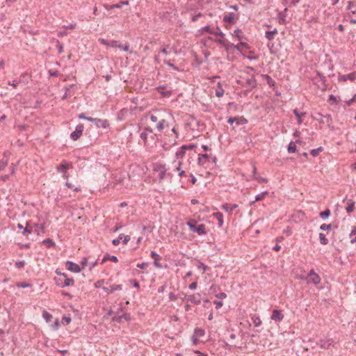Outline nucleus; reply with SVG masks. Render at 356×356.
Instances as JSON below:
<instances>
[{
	"label": "nucleus",
	"instance_id": "nucleus-24",
	"mask_svg": "<svg viewBox=\"0 0 356 356\" xmlns=\"http://www.w3.org/2000/svg\"><path fill=\"white\" fill-rule=\"evenodd\" d=\"M293 113H294V115H296V117L298 119V124H300L302 122V121L301 120V117L304 116L305 115V113H299L297 109H294L293 111Z\"/></svg>",
	"mask_w": 356,
	"mask_h": 356
},
{
	"label": "nucleus",
	"instance_id": "nucleus-42",
	"mask_svg": "<svg viewBox=\"0 0 356 356\" xmlns=\"http://www.w3.org/2000/svg\"><path fill=\"white\" fill-rule=\"evenodd\" d=\"M17 286L18 288H26V287H31V284L29 283L25 282H19L17 284Z\"/></svg>",
	"mask_w": 356,
	"mask_h": 356
},
{
	"label": "nucleus",
	"instance_id": "nucleus-53",
	"mask_svg": "<svg viewBox=\"0 0 356 356\" xmlns=\"http://www.w3.org/2000/svg\"><path fill=\"white\" fill-rule=\"evenodd\" d=\"M140 138L146 143L147 138V134L146 132H142L140 136Z\"/></svg>",
	"mask_w": 356,
	"mask_h": 356
},
{
	"label": "nucleus",
	"instance_id": "nucleus-17",
	"mask_svg": "<svg viewBox=\"0 0 356 356\" xmlns=\"http://www.w3.org/2000/svg\"><path fill=\"white\" fill-rule=\"evenodd\" d=\"M355 202L353 200H348L347 202V207H346V210L348 213H350L355 209Z\"/></svg>",
	"mask_w": 356,
	"mask_h": 356
},
{
	"label": "nucleus",
	"instance_id": "nucleus-1",
	"mask_svg": "<svg viewBox=\"0 0 356 356\" xmlns=\"http://www.w3.org/2000/svg\"><path fill=\"white\" fill-rule=\"evenodd\" d=\"M190 230L193 232L197 233L198 235H203L207 234L206 226L204 224L197 225L195 220H191L187 222Z\"/></svg>",
	"mask_w": 356,
	"mask_h": 356
},
{
	"label": "nucleus",
	"instance_id": "nucleus-16",
	"mask_svg": "<svg viewBox=\"0 0 356 356\" xmlns=\"http://www.w3.org/2000/svg\"><path fill=\"white\" fill-rule=\"evenodd\" d=\"M321 282V278L318 275H315L312 277H308L307 282L313 283L314 284H318Z\"/></svg>",
	"mask_w": 356,
	"mask_h": 356
},
{
	"label": "nucleus",
	"instance_id": "nucleus-5",
	"mask_svg": "<svg viewBox=\"0 0 356 356\" xmlns=\"http://www.w3.org/2000/svg\"><path fill=\"white\" fill-rule=\"evenodd\" d=\"M338 79L339 81H346L348 80L353 81L356 80V72H352L348 74H339Z\"/></svg>",
	"mask_w": 356,
	"mask_h": 356
},
{
	"label": "nucleus",
	"instance_id": "nucleus-54",
	"mask_svg": "<svg viewBox=\"0 0 356 356\" xmlns=\"http://www.w3.org/2000/svg\"><path fill=\"white\" fill-rule=\"evenodd\" d=\"M49 74L50 76H57L58 75V72L57 70H49Z\"/></svg>",
	"mask_w": 356,
	"mask_h": 356
},
{
	"label": "nucleus",
	"instance_id": "nucleus-55",
	"mask_svg": "<svg viewBox=\"0 0 356 356\" xmlns=\"http://www.w3.org/2000/svg\"><path fill=\"white\" fill-rule=\"evenodd\" d=\"M197 284L196 282H193L189 284L188 288L191 290H195L197 289Z\"/></svg>",
	"mask_w": 356,
	"mask_h": 356
},
{
	"label": "nucleus",
	"instance_id": "nucleus-45",
	"mask_svg": "<svg viewBox=\"0 0 356 356\" xmlns=\"http://www.w3.org/2000/svg\"><path fill=\"white\" fill-rule=\"evenodd\" d=\"M330 228H331V225L330 224H322L320 226V229L323 230V231L328 230Z\"/></svg>",
	"mask_w": 356,
	"mask_h": 356
},
{
	"label": "nucleus",
	"instance_id": "nucleus-14",
	"mask_svg": "<svg viewBox=\"0 0 356 356\" xmlns=\"http://www.w3.org/2000/svg\"><path fill=\"white\" fill-rule=\"evenodd\" d=\"M237 207V204H224L222 205V209L227 212L232 213Z\"/></svg>",
	"mask_w": 356,
	"mask_h": 356
},
{
	"label": "nucleus",
	"instance_id": "nucleus-29",
	"mask_svg": "<svg viewBox=\"0 0 356 356\" xmlns=\"http://www.w3.org/2000/svg\"><path fill=\"white\" fill-rule=\"evenodd\" d=\"M287 150H288L289 153H294V152H296V145L294 142H293V141L290 142V143L289 144Z\"/></svg>",
	"mask_w": 356,
	"mask_h": 356
},
{
	"label": "nucleus",
	"instance_id": "nucleus-62",
	"mask_svg": "<svg viewBox=\"0 0 356 356\" xmlns=\"http://www.w3.org/2000/svg\"><path fill=\"white\" fill-rule=\"evenodd\" d=\"M7 164V161H0V170L4 169Z\"/></svg>",
	"mask_w": 356,
	"mask_h": 356
},
{
	"label": "nucleus",
	"instance_id": "nucleus-48",
	"mask_svg": "<svg viewBox=\"0 0 356 356\" xmlns=\"http://www.w3.org/2000/svg\"><path fill=\"white\" fill-rule=\"evenodd\" d=\"M151 257L154 259V260H159L161 259V257L154 251H152L151 252Z\"/></svg>",
	"mask_w": 356,
	"mask_h": 356
},
{
	"label": "nucleus",
	"instance_id": "nucleus-60",
	"mask_svg": "<svg viewBox=\"0 0 356 356\" xmlns=\"http://www.w3.org/2000/svg\"><path fill=\"white\" fill-rule=\"evenodd\" d=\"M19 84V82L16 80H13V81H8V85L13 86L14 88H16Z\"/></svg>",
	"mask_w": 356,
	"mask_h": 356
},
{
	"label": "nucleus",
	"instance_id": "nucleus-3",
	"mask_svg": "<svg viewBox=\"0 0 356 356\" xmlns=\"http://www.w3.org/2000/svg\"><path fill=\"white\" fill-rule=\"evenodd\" d=\"M84 127L82 124H79L75 128V131L71 133L70 137L73 140H78L82 135Z\"/></svg>",
	"mask_w": 356,
	"mask_h": 356
},
{
	"label": "nucleus",
	"instance_id": "nucleus-56",
	"mask_svg": "<svg viewBox=\"0 0 356 356\" xmlns=\"http://www.w3.org/2000/svg\"><path fill=\"white\" fill-rule=\"evenodd\" d=\"M264 77L266 78L267 83L270 85L274 83V81L271 79L270 76L268 74L264 75Z\"/></svg>",
	"mask_w": 356,
	"mask_h": 356
},
{
	"label": "nucleus",
	"instance_id": "nucleus-52",
	"mask_svg": "<svg viewBox=\"0 0 356 356\" xmlns=\"http://www.w3.org/2000/svg\"><path fill=\"white\" fill-rule=\"evenodd\" d=\"M216 297L219 299H224L227 297V294L224 292H221V293L216 294Z\"/></svg>",
	"mask_w": 356,
	"mask_h": 356
},
{
	"label": "nucleus",
	"instance_id": "nucleus-47",
	"mask_svg": "<svg viewBox=\"0 0 356 356\" xmlns=\"http://www.w3.org/2000/svg\"><path fill=\"white\" fill-rule=\"evenodd\" d=\"M164 63L168 65V66H170L173 70H178V67L175 66L174 64H172L170 60H165Z\"/></svg>",
	"mask_w": 356,
	"mask_h": 356
},
{
	"label": "nucleus",
	"instance_id": "nucleus-11",
	"mask_svg": "<svg viewBox=\"0 0 356 356\" xmlns=\"http://www.w3.org/2000/svg\"><path fill=\"white\" fill-rule=\"evenodd\" d=\"M284 318V315L280 310L275 309L273 311L271 319L275 321H281Z\"/></svg>",
	"mask_w": 356,
	"mask_h": 356
},
{
	"label": "nucleus",
	"instance_id": "nucleus-20",
	"mask_svg": "<svg viewBox=\"0 0 356 356\" xmlns=\"http://www.w3.org/2000/svg\"><path fill=\"white\" fill-rule=\"evenodd\" d=\"M107 260L112 261L113 262H118V261L116 256H114V255L111 256L108 254H106L102 259V264L104 263Z\"/></svg>",
	"mask_w": 356,
	"mask_h": 356
},
{
	"label": "nucleus",
	"instance_id": "nucleus-8",
	"mask_svg": "<svg viewBox=\"0 0 356 356\" xmlns=\"http://www.w3.org/2000/svg\"><path fill=\"white\" fill-rule=\"evenodd\" d=\"M102 289L108 293H113L115 291H120L122 289V286L121 284H113L110 285L108 287L103 286Z\"/></svg>",
	"mask_w": 356,
	"mask_h": 356
},
{
	"label": "nucleus",
	"instance_id": "nucleus-30",
	"mask_svg": "<svg viewBox=\"0 0 356 356\" xmlns=\"http://www.w3.org/2000/svg\"><path fill=\"white\" fill-rule=\"evenodd\" d=\"M330 216V209H327L325 211L321 212L319 213V216L323 219H326Z\"/></svg>",
	"mask_w": 356,
	"mask_h": 356
},
{
	"label": "nucleus",
	"instance_id": "nucleus-50",
	"mask_svg": "<svg viewBox=\"0 0 356 356\" xmlns=\"http://www.w3.org/2000/svg\"><path fill=\"white\" fill-rule=\"evenodd\" d=\"M216 42L222 44V46H225L227 42V41L224 38H222V39L216 40Z\"/></svg>",
	"mask_w": 356,
	"mask_h": 356
},
{
	"label": "nucleus",
	"instance_id": "nucleus-6",
	"mask_svg": "<svg viewBox=\"0 0 356 356\" xmlns=\"http://www.w3.org/2000/svg\"><path fill=\"white\" fill-rule=\"evenodd\" d=\"M65 266L67 270L74 272V273H79L81 272V268L80 266L70 261H67L65 264Z\"/></svg>",
	"mask_w": 356,
	"mask_h": 356
},
{
	"label": "nucleus",
	"instance_id": "nucleus-25",
	"mask_svg": "<svg viewBox=\"0 0 356 356\" xmlns=\"http://www.w3.org/2000/svg\"><path fill=\"white\" fill-rule=\"evenodd\" d=\"M116 321L121 323L123 320L129 321L130 319L129 314H123L118 316H115V318Z\"/></svg>",
	"mask_w": 356,
	"mask_h": 356
},
{
	"label": "nucleus",
	"instance_id": "nucleus-44",
	"mask_svg": "<svg viewBox=\"0 0 356 356\" xmlns=\"http://www.w3.org/2000/svg\"><path fill=\"white\" fill-rule=\"evenodd\" d=\"M328 100L330 102H331L332 104H338V100H337V97L334 95H330L329 96Z\"/></svg>",
	"mask_w": 356,
	"mask_h": 356
},
{
	"label": "nucleus",
	"instance_id": "nucleus-13",
	"mask_svg": "<svg viewBox=\"0 0 356 356\" xmlns=\"http://www.w3.org/2000/svg\"><path fill=\"white\" fill-rule=\"evenodd\" d=\"M95 124L97 127H102L104 129L108 127L109 125L107 120L98 118L95 119Z\"/></svg>",
	"mask_w": 356,
	"mask_h": 356
},
{
	"label": "nucleus",
	"instance_id": "nucleus-46",
	"mask_svg": "<svg viewBox=\"0 0 356 356\" xmlns=\"http://www.w3.org/2000/svg\"><path fill=\"white\" fill-rule=\"evenodd\" d=\"M42 316L47 320V321H50L52 318V316L47 312H44Z\"/></svg>",
	"mask_w": 356,
	"mask_h": 356
},
{
	"label": "nucleus",
	"instance_id": "nucleus-57",
	"mask_svg": "<svg viewBox=\"0 0 356 356\" xmlns=\"http://www.w3.org/2000/svg\"><path fill=\"white\" fill-rule=\"evenodd\" d=\"M147 266H148V263H147V262H143L141 264H137V267L142 268V269L145 268L146 267H147Z\"/></svg>",
	"mask_w": 356,
	"mask_h": 356
},
{
	"label": "nucleus",
	"instance_id": "nucleus-22",
	"mask_svg": "<svg viewBox=\"0 0 356 356\" xmlns=\"http://www.w3.org/2000/svg\"><path fill=\"white\" fill-rule=\"evenodd\" d=\"M199 31L202 34L204 32H207V33H209L210 34H213L214 33H216V31L214 30V29H212L210 26L207 25V26H205L204 27L202 28L201 29L199 30Z\"/></svg>",
	"mask_w": 356,
	"mask_h": 356
},
{
	"label": "nucleus",
	"instance_id": "nucleus-4",
	"mask_svg": "<svg viewBox=\"0 0 356 356\" xmlns=\"http://www.w3.org/2000/svg\"><path fill=\"white\" fill-rule=\"evenodd\" d=\"M99 41L101 44L106 45L107 47L119 49H121L122 47V45H120L116 40H107L104 38H99Z\"/></svg>",
	"mask_w": 356,
	"mask_h": 356
},
{
	"label": "nucleus",
	"instance_id": "nucleus-9",
	"mask_svg": "<svg viewBox=\"0 0 356 356\" xmlns=\"http://www.w3.org/2000/svg\"><path fill=\"white\" fill-rule=\"evenodd\" d=\"M257 81L254 79V77L252 76L251 78L248 79L245 81V83L243 84V86L248 87L249 90H250L254 88L257 86Z\"/></svg>",
	"mask_w": 356,
	"mask_h": 356
},
{
	"label": "nucleus",
	"instance_id": "nucleus-33",
	"mask_svg": "<svg viewBox=\"0 0 356 356\" xmlns=\"http://www.w3.org/2000/svg\"><path fill=\"white\" fill-rule=\"evenodd\" d=\"M322 150H323V147H319L316 149H312L310 153L313 156H317L318 155L319 152H321Z\"/></svg>",
	"mask_w": 356,
	"mask_h": 356
},
{
	"label": "nucleus",
	"instance_id": "nucleus-40",
	"mask_svg": "<svg viewBox=\"0 0 356 356\" xmlns=\"http://www.w3.org/2000/svg\"><path fill=\"white\" fill-rule=\"evenodd\" d=\"M25 261L24 260H17L15 262V266L17 268H22L24 266Z\"/></svg>",
	"mask_w": 356,
	"mask_h": 356
},
{
	"label": "nucleus",
	"instance_id": "nucleus-49",
	"mask_svg": "<svg viewBox=\"0 0 356 356\" xmlns=\"http://www.w3.org/2000/svg\"><path fill=\"white\" fill-rule=\"evenodd\" d=\"M56 47H57V48L58 49V53L59 54L63 53V44L62 43H60L59 41H57Z\"/></svg>",
	"mask_w": 356,
	"mask_h": 356
},
{
	"label": "nucleus",
	"instance_id": "nucleus-37",
	"mask_svg": "<svg viewBox=\"0 0 356 356\" xmlns=\"http://www.w3.org/2000/svg\"><path fill=\"white\" fill-rule=\"evenodd\" d=\"M225 48V50L227 51H228L231 48H234V49H238V47L236 46V44H234L232 43H230L227 41V42L226 43V44L224 46Z\"/></svg>",
	"mask_w": 356,
	"mask_h": 356
},
{
	"label": "nucleus",
	"instance_id": "nucleus-36",
	"mask_svg": "<svg viewBox=\"0 0 356 356\" xmlns=\"http://www.w3.org/2000/svg\"><path fill=\"white\" fill-rule=\"evenodd\" d=\"M247 122H248V120L245 118H243V117L237 118V119L236 120V123L238 125H239V124H245Z\"/></svg>",
	"mask_w": 356,
	"mask_h": 356
},
{
	"label": "nucleus",
	"instance_id": "nucleus-34",
	"mask_svg": "<svg viewBox=\"0 0 356 356\" xmlns=\"http://www.w3.org/2000/svg\"><path fill=\"white\" fill-rule=\"evenodd\" d=\"M165 123V120L164 119L160 120L156 125V129L158 131H161L164 128V124Z\"/></svg>",
	"mask_w": 356,
	"mask_h": 356
},
{
	"label": "nucleus",
	"instance_id": "nucleus-23",
	"mask_svg": "<svg viewBox=\"0 0 356 356\" xmlns=\"http://www.w3.org/2000/svg\"><path fill=\"white\" fill-rule=\"evenodd\" d=\"M129 1H121L116 4H112L109 6V8H120L124 5H129Z\"/></svg>",
	"mask_w": 356,
	"mask_h": 356
},
{
	"label": "nucleus",
	"instance_id": "nucleus-2",
	"mask_svg": "<svg viewBox=\"0 0 356 356\" xmlns=\"http://www.w3.org/2000/svg\"><path fill=\"white\" fill-rule=\"evenodd\" d=\"M55 281L56 284L60 287L64 288L65 286H68L70 285H73L74 284V280L72 278L64 277V279L61 278H55Z\"/></svg>",
	"mask_w": 356,
	"mask_h": 356
},
{
	"label": "nucleus",
	"instance_id": "nucleus-10",
	"mask_svg": "<svg viewBox=\"0 0 356 356\" xmlns=\"http://www.w3.org/2000/svg\"><path fill=\"white\" fill-rule=\"evenodd\" d=\"M71 166L70 163L66 161H63L62 163L56 167V169L58 172H65Z\"/></svg>",
	"mask_w": 356,
	"mask_h": 356
},
{
	"label": "nucleus",
	"instance_id": "nucleus-63",
	"mask_svg": "<svg viewBox=\"0 0 356 356\" xmlns=\"http://www.w3.org/2000/svg\"><path fill=\"white\" fill-rule=\"evenodd\" d=\"M255 179L257 180H258V181L260 182V183H266V182H267V179L266 178H264V177H256Z\"/></svg>",
	"mask_w": 356,
	"mask_h": 356
},
{
	"label": "nucleus",
	"instance_id": "nucleus-35",
	"mask_svg": "<svg viewBox=\"0 0 356 356\" xmlns=\"http://www.w3.org/2000/svg\"><path fill=\"white\" fill-rule=\"evenodd\" d=\"M233 35L236 37L238 40H241L243 38L241 31L238 29L234 31Z\"/></svg>",
	"mask_w": 356,
	"mask_h": 356
},
{
	"label": "nucleus",
	"instance_id": "nucleus-41",
	"mask_svg": "<svg viewBox=\"0 0 356 356\" xmlns=\"http://www.w3.org/2000/svg\"><path fill=\"white\" fill-rule=\"evenodd\" d=\"M214 30L216 31V33H213L212 35H217L220 36L221 38H224L225 34L220 31L218 26H216V29H214Z\"/></svg>",
	"mask_w": 356,
	"mask_h": 356
},
{
	"label": "nucleus",
	"instance_id": "nucleus-51",
	"mask_svg": "<svg viewBox=\"0 0 356 356\" xmlns=\"http://www.w3.org/2000/svg\"><path fill=\"white\" fill-rule=\"evenodd\" d=\"M122 239H123L122 240V243L123 244H127L130 241V236H129V235L124 236L123 234Z\"/></svg>",
	"mask_w": 356,
	"mask_h": 356
},
{
	"label": "nucleus",
	"instance_id": "nucleus-28",
	"mask_svg": "<svg viewBox=\"0 0 356 356\" xmlns=\"http://www.w3.org/2000/svg\"><path fill=\"white\" fill-rule=\"evenodd\" d=\"M218 221V225L222 226L223 224V215L220 212H217L214 214Z\"/></svg>",
	"mask_w": 356,
	"mask_h": 356
},
{
	"label": "nucleus",
	"instance_id": "nucleus-39",
	"mask_svg": "<svg viewBox=\"0 0 356 356\" xmlns=\"http://www.w3.org/2000/svg\"><path fill=\"white\" fill-rule=\"evenodd\" d=\"M122 236H123L122 234H120L117 238H115L112 241V243L114 245H118L120 243V241L122 239Z\"/></svg>",
	"mask_w": 356,
	"mask_h": 356
},
{
	"label": "nucleus",
	"instance_id": "nucleus-18",
	"mask_svg": "<svg viewBox=\"0 0 356 356\" xmlns=\"http://www.w3.org/2000/svg\"><path fill=\"white\" fill-rule=\"evenodd\" d=\"M234 13H229V14L226 15L224 16L223 17V21L225 22H227V23H232L234 22Z\"/></svg>",
	"mask_w": 356,
	"mask_h": 356
},
{
	"label": "nucleus",
	"instance_id": "nucleus-59",
	"mask_svg": "<svg viewBox=\"0 0 356 356\" xmlns=\"http://www.w3.org/2000/svg\"><path fill=\"white\" fill-rule=\"evenodd\" d=\"M198 268L199 269H202L203 270V272H205L207 269H208V266L204 265V264L201 263L199 266H198Z\"/></svg>",
	"mask_w": 356,
	"mask_h": 356
},
{
	"label": "nucleus",
	"instance_id": "nucleus-38",
	"mask_svg": "<svg viewBox=\"0 0 356 356\" xmlns=\"http://www.w3.org/2000/svg\"><path fill=\"white\" fill-rule=\"evenodd\" d=\"M238 47V49H236L238 51H241V47L249 48L248 44L246 42H241L238 44H236Z\"/></svg>",
	"mask_w": 356,
	"mask_h": 356
},
{
	"label": "nucleus",
	"instance_id": "nucleus-31",
	"mask_svg": "<svg viewBox=\"0 0 356 356\" xmlns=\"http://www.w3.org/2000/svg\"><path fill=\"white\" fill-rule=\"evenodd\" d=\"M319 239H320V243L322 245H327L329 242L328 239L325 237V234L323 233L319 234Z\"/></svg>",
	"mask_w": 356,
	"mask_h": 356
},
{
	"label": "nucleus",
	"instance_id": "nucleus-7",
	"mask_svg": "<svg viewBox=\"0 0 356 356\" xmlns=\"http://www.w3.org/2000/svg\"><path fill=\"white\" fill-rule=\"evenodd\" d=\"M186 300L187 302H191L195 305H199L201 303L200 294L197 293L195 294L187 296Z\"/></svg>",
	"mask_w": 356,
	"mask_h": 356
},
{
	"label": "nucleus",
	"instance_id": "nucleus-21",
	"mask_svg": "<svg viewBox=\"0 0 356 356\" xmlns=\"http://www.w3.org/2000/svg\"><path fill=\"white\" fill-rule=\"evenodd\" d=\"M186 149H187V145H182L181 147L180 148V149L179 151H177L176 153L177 157L178 159L182 158L184 156Z\"/></svg>",
	"mask_w": 356,
	"mask_h": 356
},
{
	"label": "nucleus",
	"instance_id": "nucleus-27",
	"mask_svg": "<svg viewBox=\"0 0 356 356\" xmlns=\"http://www.w3.org/2000/svg\"><path fill=\"white\" fill-rule=\"evenodd\" d=\"M277 31L276 29H275L273 31H266V38L268 40H272L274 38V35L275 33H277Z\"/></svg>",
	"mask_w": 356,
	"mask_h": 356
},
{
	"label": "nucleus",
	"instance_id": "nucleus-58",
	"mask_svg": "<svg viewBox=\"0 0 356 356\" xmlns=\"http://www.w3.org/2000/svg\"><path fill=\"white\" fill-rule=\"evenodd\" d=\"M213 303L216 305V309H220L223 305L222 301H218V300H215L213 302Z\"/></svg>",
	"mask_w": 356,
	"mask_h": 356
},
{
	"label": "nucleus",
	"instance_id": "nucleus-12",
	"mask_svg": "<svg viewBox=\"0 0 356 356\" xmlns=\"http://www.w3.org/2000/svg\"><path fill=\"white\" fill-rule=\"evenodd\" d=\"M332 343V339L321 340L318 343H317V344L319 345V346L323 349L329 348V347L331 346Z\"/></svg>",
	"mask_w": 356,
	"mask_h": 356
},
{
	"label": "nucleus",
	"instance_id": "nucleus-43",
	"mask_svg": "<svg viewBox=\"0 0 356 356\" xmlns=\"http://www.w3.org/2000/svg\"><path fill=\"white\" fill-rule=\"evenodd\" d=\"M268 193L267 192H263L259 195H257L256 197H255V200L254 201H260L264 197L265 195L267 194Z\"/></svg>",
	"mask_w": 356,
	"mask_h": 356
},
{
	"label": "nucleus",
	"instance_id": "nucleus-61",
	"mask_svg": "<svg viewBox=\"0 0 356 356\" xmlns=\"http://www.w3.org/2000/svg\"><path fill=\"white\" fill-rule=\"evenodd\" d=\"M35 232H37L38 234H39V232H38L39 229H42V230L44 229L43 225H38V224L35 225Z\"/></svg>",
	"mask_w": 356,
	"mask_h": 356
},
{
	"label": "nucleus",
	"instance_id": "nucleus-19",
	"mask_svg": "<svg viewBox=\"0 0 356 356\" xmlns=\"http://www.w3.org/2000/svg\"><path fill=\"white\" fill-rule=\"evenodd\" d=\"M216 95L218 97H221L223 96L224 95V92H225V90L224 89L222 88L220 83H218V85H217V88H216Z\"/></svg>",
	"mask_w": 356,
	"mask_h": 356
},
{
	"label": "nucleus",
	"instance_id": "nucleus-64",
	"mask_svg": "<svg viewBox=\"0 0 356 356\" xmlns=\"http://www.w3.org/2000/svg\"><path fill=\"white\" fill-rule=\"evenodd\" d=\"M149 118L150 120L153 122H156L158 121V118L156 115H150Z\"/></svg>",
	"mask_w": 356,
	"mask_h": 356
},
{
	"label": "nucleus",
	"instance_id": "nucleus-26",
	"mask_svg": "<svg viewBox=\"0 0 356 356\" xmlns=\"http://www.w3.org/2000/svg\"><path fill=\"white\" fill-rule=\"evenodd\" d=\"M43 245H44L47 248H51L56 245L55 243L51 238L44 239L42 241Z\"/></svg>",
	"mask_w": 356,
	"mask_h": 356
},
{
	"label": "nucleus",
	"instance_id": "nucleus-32",
	"mask_svg": "<svg viewBox=\"0 0 356 356\" xmlns=\"http://www.w3.org/2000/svg\"><path fill=\"white\" fill-rule=\"evenodd\" d=\"M194 335L200 337L204 335V331L200 328H195L194 332Z\"/></svg>",
	"mask_w": 356,
	"mask_h": 356
},
{
	"label": "nucleus",
	"instance_id": "nucleus-15",
	"mask_svg": "<svg viewBox=\"0 0 356 356\" xmlns=\"http://www.w3.org/2000/svg\"><path fill=\"white\" fill-rule=\"evenodd\" d=\"M287 10H288L287 8H285L284 11L280 12L279 13L278 20H279V23L280 24H285V22H286V13Z\"/></svg>",
	"mask_w": 356,
	"mask_h": 356
}]
</instances>
